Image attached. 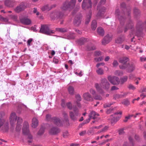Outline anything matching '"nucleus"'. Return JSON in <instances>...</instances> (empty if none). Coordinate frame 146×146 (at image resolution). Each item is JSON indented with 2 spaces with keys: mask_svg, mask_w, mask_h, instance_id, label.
<instances>
[{
  "mask_svg": "<svg viewBox=\"0 0 146 146\" xmlns=\"http://www.w3.org/2000/svg\"><path fill=\"white\" fill-rule=\"evenodd\" d=\"M73 112L72 111L69 112V115L70 118L73 120H76L78 116H80V114L79 113L78 109L76 107H74L73 108Z\"/></svg>",
  "mask_w": 146,
  "mask_h": 146,
  "instance_id": "obj_5",
  "label": "nucleus"
},
{
  "mask_svg": "<svg viewBox=\"0 0 146 146\" xmlns=\"http://www.w3.org/2000/svg\"><path fill=\"white\" fill-rule=\"evenodd\" d=\"M135 69V66L133 63H131L129 64V67L128 68V71L129 72H133Z\"/></svg>",
  "mask_w": 146,
  "mask_h": 146,
  "instance_id": "obj_25",
  "label": "nucleus"
},
{
  "mask_svg": "<svg viewBox=\"0 0 146 146\" xmlns=\"http://www.w3.org/2000/svg\"><path fill=\"white\" fill-rule=\"evenodd\" d=\"M63 15L59 12H55L52 13L50 15V17L52 19L55 18H61Z\"/></svg>",
  "mask_w": 146,
  "mask_h": 146,
  "instance_id": "obj_15",
  "label": "nucleus"
},
{
  "mask_svg": "<svg viewBox=\"0 0 146 146\" xmlns=\"http://www.w3.org/2000/svg\"><path fill=\"white\" fill-rule=\"evenodd\" d=\"M53 120L54 122L56 125L58 126H60L62 125L61 121L59 118L54 117Z\"/></svg>",
  "mask_w": 146,
  "mask_h": 146,
  "instance_id": "obj_26",
  "label": "nucleus"
},
{
  "mask_svg": "<svg viewBox=\"0 0 146 146\" xmlns=\"http://www.w3.org/2000/svg\"><path fill=\"white\" fill-rule=\"evenodd\" d=\"M122 113V112L121 111L119 112H117L114 113L113 115H111L110 118L109 119V120L110 121V122L111 123L112 125H113L119 119L120 117H116L115 115L118 114L121 115Z\"/></svg>",
  "mask_w": 146,
  "mask_h": 146,
  "instance_id": "obj_7",
  "label": "nucleus"
},
{
  "mask_svg": "<svg viewBox=\"0 0 146 146\" xmlns=\"http://www.w3.org/2000/svg\"><path fill=\"white\" fill-rule=\"evenodd\" d=\"M86 131H82L80 133L79 135L80 136H83L86 134Z\"/></svg>",
  "mask_w": 146,
  "mask_h": 146,
  "instance_id": "obj_63",
  "label": "nucleus"
},
{
  "mask_svg": "<svg viewBox=\"0 0 146 146\" xmlns=\"http://www.w3.org/2000/svg\"><path fill=\"white\" fill-rule=\"evenodd\" d=\"M61 106L63 107H65L66 104H65V101L64 100H62V102H61Z\"/></svg>",
  "mask_w": 146,
  "mask_h": 146,
  "instance_id": "obj_60",
  "label": "nucleus"
},
{
  "mask_svg": "<svg viewBox=\"0 0 146 146\" xmlns=\"http://www.w3.org/2000/svg\"><path fill=\"white\" fill-rule=\"evenodd\" d=\"M126 95L127 94L126 93H124L123 94H116L113 95V99L116 100L117 99L122 98Z\"/></svg>",
  "mask_w": 146,
  "mask_h": 146,
  "instance_id": "obj_24",
  "label": "nucleus"
},
{
  "mask_svg": "<svg viewBox=\"0 0 146 146\" xmlns=\"http://www.w3.org/2000/svg\"><path fill=\"white\" fill-rule=\"evenodd\" d=\"M51 9V8L49 7L48 5H45L41 8V9L42 11H45V10L49 11Z\"/></svg>",
  "mask_w": 146,
  "mask_h": 146,
  "instance_id": "obj_40",
  "label": "nucleus"
},
{
  "mask_svg": "<svg viewBox=\"0 0 146 146\" xmlns=\"http://www.w3.org/2000/svg\"><path fill=\"white\" fill-rule=\"evenodd\" d=\"M45 129L44 127H41L37 133V135L39 136L42 135L44 133Z\"/></svg>",
  "mask_w": 146,
  "mask_h": 146,
  "instance_id": "obj_29",
  "label": "nucleus"
},
{
  "mask_svg": "<svg viewBox=\"0 0 146 146\" xmlns=\"http://www.w3.org/2000/svg\"><path fill=\"white\" fill-rule=\"evenodd\" d=\"M118 89V88L116 87L115 86H113L111 87V90H117Z\"/></svg>",
  "mask_w": 146,
  "mask_h": 146,
  "instance_id": "obj_64",
  "label": "nucleus"
},
{
  "mask_svg": "<svg viewBox=\"0 0 146 146\" xmlns=\"http://www.w3.org/2000/svg\"><path fill=\"white\" fill-rule=\"evenodd\" d=\"M129 61V59L128 58L125 57L121 58L119 60V62L122 64V65L119 66V68L122 69H125L128 66V63L127 62Z\"/></svg>",
  "mask_w": 146,
  "mask_h": 146,
  "instance_id": "obj_6",
  "label": "nucleus"
},
{
  "mask_svg": "<svg viewBox=\"0 0 146 146\" xmlns=\"http://www.w3.org/2000/svg\"><path fill=\"white\" fill-rule=\"evenodd\" d=\"M113 103L106 104L104 105V107L105 108L110 107L111 105L113 104Z\"/></svg>",
  "mask_w": 146,
  "mask_h": 146,
  "instance_id": "obj_53",
  "label": "nucleus"
},
{
  "mask_svg": "<svg viewBox=\"0 0 146 146\" xmlns=\"http://www.w3.org/2000/svg\"><path fill=\"white\" fill-rule=\"evenodd\" d=\"M92 7V3L91 0H83L82 4V8L84 10H86Z\"/></svg>",
  "mask_w": 146,
  "mask_h": 146,
  "instance_id": "obj_9",
  "label": "nucleus"
},
{
  "mask_svg": "<svg viewBox=\"0 0 146 146\" xmlns=\"http://www.w3.org/2000/svg\"><path fill=\"white\" fill-rule=\"evenodd\" d=\"M87 50H94L96 49V47L91 43L87 45Z\"/></svg>",
  "mask_w": 146,
  "mask_h": 146,
  "instance_id": "obj_31",
  "label": "nucleus"
},
{
  "mask_svg": "<svg viewBox=\"0 0 146 146\" xmlns=\"http://www.w3.org/2000/svg\"><path fill=\"white\" fill-rule=\"evenodd\" d=\"M90 93L92 95L93 97H94V96H95L96 94V92L95 90L93 89H91L90 90Z\"/></svg>",
  "mask_w": 146,
  "mask_h": 146,
  "instance_id": "obj_54",
  "label": "nucleus"
},
{
  "mask_svg": "<svg viewBox=\"0 0 146 146\" xmlns=\"http://www.w3.org/2000/svg\"><path fill=\"white\" fill-rule=\"evenodd\" d=\"M68 91L69 94L70 95H73L74 94V89L72 86H69L68 88Z\"/></svg>",
  "mask_w": 146,
  "mask_h": 146,
  "instance_id": "obj_30",
  "label": "nucleus"
},
{
  "mask_svg": "<svg viewBox=\"0 0 146 146\" xmlns=\"http://www.w3.org/2000/svg\"><path fill=\"white\" fill-rule=\"evenodd\" d=\"M60 130L56 127H52L49 130V133L51 135H56L60 132Z\"/></svg>",
  "mask_w": 146,
  "mask_h": 146,
  "instance_id": "obj_12",
  "label": "nucleus"
},
{
  "mask_svg": "<svg viewBox=\"0 0 146 146\" xmlns=\"http://www.w3.org/2000/svg\"><path fill=\"white\" fill-rule=\"evenodd\" d=\"M95 86L97 91L100 93L103 92V89L108 90L110 87V84L106 78L102 79L100 84L96 83Z\"/></svg>",
  "mask_w": 146,
  "mask_h": 146,
  "instance_id": "obj_2",
  "label": "nucleus"
},
{
  "mask_svg": "<svg viewBox=\"0 0 146 146\" xmlns=\"http://www.w3.org/2000/svg\"><path fill=\"white\" fill-rule=\"evenodd\" d=\"M124 129H120L119 131V134L120 135H122L124 133Z\"/></svg>",
  "mask_w": 146,
  "mask_h": 146,
  "instance_id": "obj_55",
  "label": "nucleus"
},
{
  "mask_svg": "<svg viewBox=\"0 0 146 146\" xmlns=\"http://www.w3.org/2000/svg\"><path fill=\"white\" fill-rule=\"evenodd\" d=\"M104 59L102 56H100L99 58H95L94 60L96 62H98L102 61Z\"/></svg>",
  "mask_w": 146,
  "mask_h": 146,
  "instance_id": "obj_41",
  "label": "nucleus"
},
{
  "mask_svg": "<svg viewBox=\"0 0 146 146\" xmlns=\"http://www.w3.org/2000/svg\"><path fill=\"white\" fill-rule=\"evenodd\" d=\"M5 5L7 6L12 7L13 2L11 0H5L4 1Z\"/></svg>",
  "mask_w": 146,
  "mask_h": 146,
  "instance_id": "obj_32",
  "label": "nucleus"
},
{
  "mask_svg": "<svg viewBox=\"0 0 146 146\" xmlns=\"http://www.w3.org/2000/svg\"><path fill=\"white\" fill-rule=\"evenodd\" d=\"M101 55V53L100 51H96L94 52V55L96 56H98Z\"/></svg>",
  "mask_w": 146,
  "mask_h": 146,
  "instance_id": "obj_51",
  "label": "nucleus"
},
{
  "mask_svg": "<svg viewBox=\"0 0 146 146\" xmlns=\"http://www.w3.org/2000/svg\"><path fill=\"white\" fill-rule=\"evenodd\" d=\"M75 98L76 100L74 102V104H76L78 107H80V102L82 100L79 94L76 95L75 96Z\"/></svg>",
  "mask_w": 146,
  "mask_h": 146,
  "instance_id": "obj_20",
  "label": "nucleus"
},
{
  "mask_svg": "<svg viewBox=\"0 0 146 146\" xmlns=\"http://www.w3.org/2000/svg\"><path fill=\"white\" fill-rule=\"evenodd\" d=\"M99 115L98 114L94 111H91L89 115V117L91 119H95Z\"/></svg>",
  "mask_w": 146,
  "mask_h": 146,
  "instance_id": "obj_22",
  "label": "nucleus"
},
{
  "mask_svg": "<svg viewBox=\"0 0 146 146\" xmlns=\"http://www.w3.org/2000/svg\"><path fill=\"white\" fill-rule=\"evenodd\" d=\"M93 97L96 100H101L102 99V98L101 96L96 94L95 96H94Z\"/></svg>",
  "mask_w": 146,
  "mask_h": 146,
  "instance_id": "obj_47",
  "label": "nucleus"
},
{
  "mask_svg": "<svg viewBox=\"0 0 146 146\" xmlns=\"http://www.w3.org/2000/svg\"><path fill=\"white\" fill-rule=\"evenodd\" d=\"M92 15V12L91 11H90L89 13L87 15L86 19V20L85 23L86 24H88L90 22V18H91Z\"/></svg>",
  "mask_w": 146,
  "mask_h": 146,
  "instance_id": "obj_28",
  "label": "nucleus"
},
{
  "mask_svg": "<svg viewBox=\"0 0 146 146\" xmlns=\"http://www.w3.org/2000/svg\"><path fill=\"white\" fill-rule=\"evenodd\" d=\"M129 79L132 80L134 78H135V79L136 77L134 75L132 74H130L129 76Z\"/></svg>",
  "mask_w": 146,
  "mask_h": 146,
  "instance_id": "obj_57",
  "label": "nucleus"
},
{
  "mask_svg": "<svg viewBox=\"0 0 146 146\" xmlns=\"http://www.w3.org/2000/svg\"><path fill=\"white\" fill-rule=\"evenodd\" d=\"M119 11L118 10H116L115 11V14L117 16V17L119 18V20L120 21L121 23V22L123 21V20H124V19L123 18V17L121 16H120L119 15Z\"/></svg>",
  "mask_w": 146,
  "mask_h": 146,
  "instance_id": "obj_34",
  "label": "nucleus"
},
{
  "mask_svg": "<svg viewBox=\"0 0 146 146\" xmlns=\"http://www.w3.org/2000/svg\"><path fill=\"white\" fill-rule=\"evenodd\" d=\"M53 61L55 64H58L59 62V60L58 59L54 58H53Z\"/></svg>",
  "mask_w": 146,
  "mask_h": 146,
  "instance_id": "obj_59",
  "label": "nucleus"
},
{
  "mask_svg": "<svg viewBox=\"0 0 146 146\" xmlns=\"http://www.w3.org/2000/svg\"><path fill=\"white\" fill-rule=\"evenodd\" d=\"M22 132L25 135H28V138L30 139H32V136L30 134L29 135L30 131L29 125L28 122L25 121L24 122L22 128Z\"/></svg>",
  "mask_w": 146,
  "mask_h": 146,
  "instance_id": "obj_3",
  "label": "nucleus"
},
{
  "mask_svg": "<svg viewBox=\"0 0 146 146\" xmlns=\"http://www.w3.org/2000/svg\"><path fill=\"white\" fill-rule=\"evenodd\" d=\"M104 64H105L104 63L102 62V63H98L97 64L96 66L97 68H98L100 66H103L104 65Z\"/></svg>",
  "mask_w": 146,
  "mask_h": 146,
  "instance_id": "obj_61",
  "label": "nucleus"
},
{
  "mask_svg": "<svg viewBox=\"0 0 146 146\" xmlns=\"http://www.w3.org/2000/svg\"><path fill=\"white\" fill-rule=\"evenodd\" d=\"M122 104L126 106L128 105L129 104V102L128 100H124L122 102Z\"/></svg>",
  "mask_w": 146,
  "mask_h": 146,
  "instance_id": "obj_48",
  "label": "nucleus"
},
{
  "mask_svg": "<svg viewBox=\"0 0 146 146\" xmlns=\"http://www.w3.org/2000/svg\"><path fill=\"white\" fill-rule=\"evenodd\" d=\"M97 25L96 21L95 20H93L92 22L91 25L92 29L93 30H95L97 27Z\"/></svg>",
  "mask_w": 146,
  "mask_h": 146,
  "instance_id": "obj_33",
  "label": "nucleus"
},
{
  "mask_svg": "<svg viewBox=\"0 0 146 146\" xmlns=\"http://www.w3.org/2000/svg\"><path fill=\"white\" fill-rule=\"evenodd\" d=\"M23 121V119L22 118L19 117H18L16 128L17 131H19L21 129V124L22 123Z\"/></svg>",
  "mask_w": 146,
  "mask_h": 146,
  "instance_id": "obj_16",
  "label": "nucleus"
},
{
  "mask_svg": "<svg viewBox=\"0 0 146 146\" xmlns=\"http://www.w3.org/2000/svg\"><path fill=\"white\" fill-rule=\"evenodd\" d=\"M143 25L146 26V21H145L144 24L141 22L138 23L135 29L133 30V22L131 21L128 22L125 28L124 32H126L128 29L131 30V32L130 33V35H135L140 36L142 34V27Z\"/></svg>",
  "mask_w": 146,
  "mask_h": 146,
  "instance_id": "obj_1",
  "label": "nucleus"
},
{
  "mask_svg": "<svg viewBox=\"0 0 146 146\" xmlns=\"http://www.w3.org/2000/svg\"><path fill=\"white\" fill-rule=\"evenodd\" d=\"M127 76H125L122 78L121 79V82L122 84H123L125 82H126L127 79Z\"/></svg>",
  "mask_w": 146,
  "mask_h": 146,
  "instance_id": "obj_45",
  "label": "nucleus"
},
{
  "mask_svg": "<svg viewBox=\"0 0 146 146\" xmlns=\"http://www.w3.org/2000/svg\"><path fill=\"white\" fill-rule=\"evenodd\" d=\"M20 21L22 23L25 25H30L31 23V20L27 18H20Z\"/></svg>",
  "mask_w": 146,
  "mask_h": 146,
  "instance_id": "obj_18",
  "label": "nucleus"
},
{
  "mask_svg": "<svg viewBox=\"0 0 146 146\" xmlns=\"http://www.w3.org/2000/svg\"><path fill=\"white\" fill-rule=\"evenodd\" d=\"M66 106L70 110H72L73 108L72 104L70 102H68L66 104Z\"/></svg>",
  "mask_w": 146,
  "mask_h": 146,
  "instance_id": "obj_38",
  "label": "nucleus"
},
{
  "mask_svg": "<svg viewBox=\"0 0 146 146\" xmlns=\"http://www.w3.org/2000/svg\"><path fill=\"white\" fill-rule=\"evenodd\" d=\"M108 127H107L106 126L103 129L101 130L100 131H98L97 133H99L102 132H105L108 130Z\"/></svg>",
  "mask_w": 146,
  "mask_h": 146,
  "instance_id": "obj_49",
  "label": "nucleus"
},
{
  "mask_svg": "<svg viewBox=\"0 0 146 146\" xmlns=\"http://www.w3.org/2000/svg\"><path fill=\"white\" fill-rule=\"evenodd\" d=\"M4 115L0 113V128L3 125L4 128L5 129V131H7L8 129V123L7 122H5V121L2 118V116Z\"/></svg>",
  "mask_w": 146,
  "mask_h": 146,
  "instance_id": "obj_10",
  "label": "nucleus"
},
{
  "mask_svg": "<svg viewBox=\"0 0 146 146\" xmlns=\"http://www.w3.org/2000/svg\"><path fill=\"white\" fill-rule=\"evenodd\" d=\"M40 32L41 33L47 35H50L55 33L54 31L50 30L49 27L47 25H42Z\"/></svg>",
  "mask_w": 146,
  "mask_h": 146,
  "instance_id": "obj_4",
  "label": "nucleus"
},
{
  "mask_svg": "<svg viewBox=\"0 0 146 146\" xmlns=\"http://www.w3.org/2000/svg\"><path fill=\"white\" fill-rule=\"evenodd\" d=\"M113 110V108H111L110 109H108L106 112V113L108 114H109L111 113L112 112Z\"/></svg>",
  "mask_w": 146,
  "mask_h": 146,
  "instance_id": "obj_52",
  "label": "nucleus"
},
{
  "mask_svg": "<svg viewBox=\"0 0 146 146\" xmlns=\"http://www.w3.org/2000/svg\"><path fill=\"white\" fill-rule=\"evenodd\" d=\"M56 30L58 31L61 32H65L67 31L66 29L63 28H57Z\"/></svg>",
  "mask_w": 146,
  "mask_h": 146,
  "instance_id": "obj_39",
  "label": "nucleus"
},
{
  "mask_svg": "<svg viewBox=\"0 0 146 146\" xmlns=\"http://www.w3.org/2000/svg\"><path fill=\"white\" fill-rule=\"evenodd\" d=\"M33 39L31 38L29 39L27 41V44L28 46H29L31 45V43L33 41Z\"/></svg>",
  "mask_w": 146,
  "mask_h": 146,
  "instance_id": "obj_56",
  "label": "nucleus"
},
{
  "mask_svg": "<svg viewBox=\"0 0 146 146\" xmlns=\"http://www.w3.org/2000/svg\"><path fill=\"white\" fill-rule=\"evenodd\" d=\"M97 31L98 33L100 36H103L104 35V31L103 29L101 27L98 28Z\"/></svg>",
  "mask_w": 146,
  "mask_h": 146,
  "instance_id": "obj_27",
  "label": "nucleus"
},
{
  "mask_svg": "<svg viewBox=\"0 0 146 146\" xmlns=\"http://www.w3.org/2000/svg\"><path fill=\"white\" fill-rule=\"evenodd\" d=\"M75 73L80 76H81L82 75V71H80L79 73H78L77 72H76Z\"/></svg>",
  "mask_w": 146,
  "mask_h": 146,
  "instance_id": "obj_62",
  "label": "nucleus"
},
{
  "mask_svg": "<svg viewBox=\"0 0 146 146\" xmlns=\"http://www.w3.org/2000/svg\"><path fill=\"white\" fill-rule=\"evenodd\" d=\"M75 37V36L74 33H70L68 35V38L69 39H74Z\"/></svg>",
  "mask_w": 146,
  "mask_h": 146,
  "instance_id": "obj_44",
  "label": "nucleus"
},
{
  "mask_svg": "<svg viewBox=\"0 0 146 146\" xmlns=\"http://www.w3.org/2000/svg\"><path fill=\"white\" fill-rule=\"evenodd\" d=\"M124 40V37H119L117 38L115 40V42L117 43H121Z\"/></svg>",
  "mask_w": 146,
  "mask_h": 146,
  "instance_id": "obj_36",
  "label": "nucleus"
},
{
  "mask_svg": "<svg viewBox=\"0 0 146 146\" xmlns=\"http://www.w3.org/2000/svg\"><path fill=\"white\" fill-rule=\"evenodd\" d=\"M97 73L100 75H102L104 74V70L101 68H99L96 70Z\"/></svg>",
  "mask_w": 146,
  "mask_h": 146,
  "instance_id": "obj_37",
  "label": "nucleus"
},
{
  "mask_svg": "<svg viewBox=\"0 0 146 146\" xmlns=\"http://www.w3.org/2000/svg\"><path fill=\"white\" fill-rule=\"evenodd\" d=\"M17 119V116L15 113H12L10 117V124L12 127L14 126Z\"/></svg>",
  "mask_w": 146,
  "mask_h": 146,
  "instance_id": "obj_13",
  "label": "nucleus"
},
{
  "mask_svg": "<svg viewBox=\"0 0 146 146\" xmlns=\"http://www.w3.org/2000/svg\"><path fill=\"white\" fill-rule=\"evenodd\" d=\"M25 8L23 3H21L19 6H17L15 10L16 12L19 13L23 11Z\"/></svg>",
  "mask_w": 146,
  "mask_h": 146,
  "instance_id": "obj_21",
  "label": "nucleus"
},
{
  "mask_svg": "<svg viewBox=\"0 0 146 146\" xmlns=\"http://www.w3.org/2000/svg\"><path fill=\"white\" fill-rule=\"evenodd\" d=\"M112 36L109 35L105 36L102 40V42L103 45H105L108 43L112 40Z\"/></svg>",
  "mask_w": 146,
  "mask_h": 146,
  "instance_id": "obj_14",
  "label": "nucleus"
},
{
  "mask_svg": "<svg viewBox=\"0 0 146 146\" xmlns=\"http://www.w3.org/2000/svg\"><path fill=\"white\" fill-rule=\"evenodd\" d=\"M38 124V121L36 117H33L32 121L31 127L34 128H36Z\"/></svg>",
  "mask_w": 146,
  "mask_h": 146,
  "instance_id": "obj_19",
  "label": "nucleus"
},
{
  "mask_svg": "<svg viewBox=\"0 0 146 146\" xmlns=\"http://www.w3.org/2000/svg\"><path fill=\"white\" fill-rule=\"evenodd\" d=\"M81 17H76L75 18L74 21V24L75 26H78L81 23Z\"/></svg>",
  "mask_w": 146,
  "mask_h": 146,
  "instance_id": "obj_23",
  "label": "nucleus"
},
{
  "mask_svg": "<svg viewBox=\"0 0 146 146\" xmlns=\"http://www.w3.org/2000/svg\"><path fill=\"white\" fill-rule=\"evenodd\" d=\"M108 80L113 85L118 84L120 82V80L116 76L111 77L108 76Z\"/></svg>",
  "mask_w": 146,
  "mask_h": 146,
  "instance_id": "obj_11",
  "label": "nucleus"
},
{
  "mask_svg": "<svg viewBox=\"0 0 146 146\" xmlns=\"http://www.w3.org/2000/svg\"><path fill=\"white\" fill-rule=\"evenodd\" d=\"M128 88L130 90H133L136 89V87L133 85L131 84H129Z\"/></svg>",
  "mask_w": 146,
  "mask_h": 146,
  "instance_id": "obj_43",
  "label": "nucleus"
},
{
  "mask_svg": "<svg viewBox=\"0 0 146 146\" xmlns=\"http://www.w3.org/2000/svg\"><path fill=\"white\" fill-rule=\"evenodd\" d=\"M87 41V39L82 38L78 40V43L80 45L82 44L84 42Z\"/></svg>",
  "mask_w": 146,
  "mask_h": 146,
  "instance_id": "obj_35",
  "label": "nucleus"
},
{
  "mask_svg": "<svg viewBox=\"0 0 146 146\" xmlns=\"http://www.w3.org/2000/svg\"><path fill=\"white\" fill-rule=\"evenodd\" d=\"M114 74L115 75L117 76H121L123 75V72L119 70H116L114 72Z\"/></svg>",
  "mask_w": 146,
  "mask_h": 146,
  "instance_id": "obj_46",
  "label": "nucleus"
},
{
  "mask_svg": "<svg viewBox=\"0 0 146 146\" xmlns=\"http://www.w3.org/2000/svg\"><path fill=\"white\" fill-rule=\"evenodd\" d=\"M140 60L141 62H144L146 61V57L144 56L140 57Z\"/></svg>",
  "mask_w": 146,
  "mask_h": 146,
  "instance_id": "obj_50",
  "label": "nucleus"
},
{
  "mask_svg": "<svg viewBox=\"0 0 146 146\" xmlns=\"http://www.w3.org/2000/svg\"><path fill=\"white\" fill-rule=\"evenodd\" d=\"M113 65L114 67L117 66L118 65V63L116 60H114L113 63Z\"/></svg>",
  "mask_w": 146,
  "mask_h": 146,
  "instance_id": "obj_58",
  "label": "nucleus"
},
{
  "mask_svg": "<svg viewBox=\"0 0 146 146\" xmlns=\"http://www.w3.org/2000/svg\"><path fill=\"white\" fill-rule=\"evenodd\" d=\"M84 100L86 101L90 102L93 100V98L88 93H84L83 95Z\"/></svg>",
  "mask_w": 146,
  "mask_h": 146,
  "instance_id": "obj_17",
  "label": "nucleus"
},
{
  "mask_svg": "<svg viewBox=\"0 0 146 146\" xmlns=\"http://www.w3.org/2000/svg\"><path fill=\"white\" fill-rule=\"evenodd\" d=\"M76 3V0H72L69 3H65L62 7V10H65L69 7L71 8L74 7Z\"/></svg>",
  "mask_w": 146,
  "mask_h": 146,
  "instance_id": "obj_8",
  "label": "nucleus"
},
{
  "mask_svg": "<svg viewBox=\"0 0 146 146\" xmlns=\"http://www.w3.org/2000/svg\"><path fill=\"white\" fill-rule=\"evenodd\" d=\"M0 20L3 22H7L8 21V19L7 18H4L0 15Z\"/></svg>",
  "mask_w": 146,
  "mask_h": 146,
  "instance_id": "obj_42",
  "label": "nucleus"
}]
</instances>
